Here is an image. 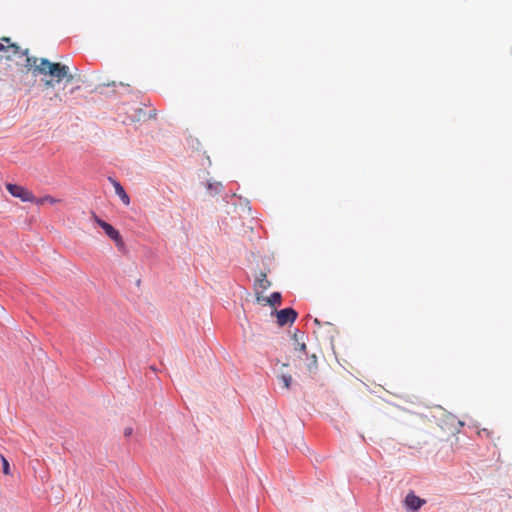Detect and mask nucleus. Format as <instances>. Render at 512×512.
I'll use <instances>...</instances> for the list:
<instances>
[{
	"instance_id": "1",
	"label": "nucleus",
	"mask_w": 512,
	"mask_h": 512,
	"mask_svg": "<svg viewBox=\"0 0 512 512\" xmlns=\"http://www.w3.org/2000/svg\"><path fill=\"white\" fill-rule=\"evenodd\" d=\"M26 55V66L33 68L34 74L50 75L56 79V82H60L66 78L68 82L73 80V76L69 74V68L58 62H51L46 58L38 59L33 56H28V49L22 52Z\"/></svg>"
},
{
	"instance_id": "2",
	"label": "nucleus",
	"mask_w": 512,
	"mask_h": 512,
	"mask_svg": "<svg viewBox=\"0 0 512 512\" xmlns=\"http://www.w3.org/2000/svg\"><path fill=\"white\" fill-rule=\"evenodd\" d=\"M93 218L95 222L104 230L106 235L112 239L118 248L124 247L123 239L118 230H116L112 225L98 218L95 214H93Z\"/></svg>"
},
{
	"instance_id": "3",
	"label": "nucleus",
	"mask_w": 512,
	"mask_h": 512,
	"mask_svg": "<svg viewBox=\"0 0 512 512\" xmlns=\"http://www.w3.org/2000/svg\"><path fill=\"white\" fill-rule=\"evenodd\" d=\"M6 189L12 196L19 198L23 202H33L35 200L34 194L21 185L8 183L6 184Z\"/></svg>"
},
{
	"instance_id": "4",
	"label": "nucleus",
	"mask_w": 512,
	"mask_h": 512,
	"mask_svg": "<svg viewBox=\"0 0 512 512\" xmlns=\"http://www.w3.org/2000/svg\"><path fill=\"white\" fill-rule=\"evenodd\" d=\"M277 323L279 326H284L288 323H293L297 318V312L292 308H285L276 312Z\"/></svg>"
},
{
	"instance_id": "5",
	"label": "nucleus",
	"mask_w": 512,
	"mask_h": 512,
	"mask_svg": "<svg viewBox=\"0 0 512 512\" xmlns=\"http://www.w3.org/2000/svg\"><path fill=\"white\" fill-rule=\"evenodd\" d=\"M424 504L425 500L416 496L413 492L408 493L404 500L406 510L411 512L418 511Z\"/></svg>"
},
{
	"instance_id": "6",
	"label": "nucleus",
	"mask_w": 512,
	"mask_h": 512,
	"mask_svg": "<svg viewBox=\"0 0 512 512\" xmlns=\"http://www.w3.org/2000/svg\"><path fill=\"white\" fill-rule=\"evenodd\" d=\"M271 286V282L267 279L266 273L261 272L260 275L255 280V293L257 296H262L261 294L266 291Z\"/></svg>"
},
{
	"instance_id": "7",
	"label": "nucleus",
	"mask_w": 512,
	"mask_h": 512,
	"mask_svg": "<svg viewBox=\"0 0 512 512\" xmlns=\"http://www.w3.org/2000/svg\"><path fill=\"white\" fill-rule=\"evenodd\" d=\"M110 183L114 187L116 195L121 199L122 203L126 206L130 204V197L124 190L123 186L114 178H109Z\"/></svg>"
},
{
	"instance_id": "8",
	"label": "nucleus",
	"mask_w": 512,
	"mask_h": 512,
	"mask_svg": "<svg viewBox=\"0 0 512 512\" xmlns=\"http://www.w3.org/2000/svg\"><path fill=\"white\" fill-rule=\"evenodd\" d=\"M256 301L258 303H265L270 306H280L281 305V294L279 292H273L269 297L265 296H257Z\"/></svg>"
},
{
	"instance_id": "9",
	"label": "nucleus",
	"mask_w": 512,
	"mask_h": 512,
	"mask_svg": "<svg viewBox=\"0 0 512 512\" xmlns=\"http://www.w3.org/2000/svg\"><path fill=\"white\" fill-rule=\"evenodd\" d=\"M59 202H60L59 199H56V198H54L53 196H50V195H46V196L41 197V198L35 197V200L32 203H35V204L40 206V205H44L45 203L56 204V203H59Z\"/></svg>"
},
{
	"instance_id": "10",
	"label": "nucleus",
	"mask_w": 512,
	"mask_h": 512,
	"mask_svg": "<svg viewBox=\"0 0 512 512\" xmlns=\"http://www.w3.org/2000/svg\"><path fill=\"white\" fill-rule=\"evenodd\" d=\"M278 379L284 388L288 389L290 387L292 381V377L290 375L281 374L278 376Z\"/></svg>"
},
{
	"instance_id": "11",
	"label": "nucleus",
	"mask_w": 512,
	"mask_h": 512,
	"mask_svg": "<svg viewBox=\"0 0 512 512\" xmlns=\"http://www.w3.org/2000/svg\"><path fill=\"white\" fill-rule=\"evenodd\" d=\"M1 463H2V470L5 475L10 474V465L8 460L5 458V456L0 455Z\"/></svg>"
},
{
	"instance_id": "12",
	"label": "nucleus",
	"mask_w": 512,
	"mask_h": 512,
	"mask_svg": "<svg viewBox=\"0 0 512 512\" xmlns=\"http://www.w3.org/2000/svg\"><path fill=\"white\" fill-rule=\"evenodd\" d=\"M2 40L8 44V49H12L14 54H17L20 50L19 46L17 44L10 43V38L4 37Z\"/></svg>"
},
{
	"instance_id": "13",
	"label": "nucleus",
	"mask_w": 512,
	"mask_h": 512,
	"mask_svg": "<svg viewBox=\"0 0 512 512\" xmlns=\"http://www.w3.org/2000/svg\"><path fill=\"white\" fill-rule=\"evenodd\" d=\"M317 368V358L316 356L313 354L311 356V361H310V364L308 365V370L310 372H314Z\"/></svg>"
},
{
	"instance_id": "14",
	"label": "nucleus",
	"mask_w": 512,
	"mask_h": 512,
	"mask_svg": "<svg viewBox=\"0 0 512 512\" xmlns=\"http://www.w3.org/2000/svg\"><path fill=\"white\" fill-rule=\"evenodd\" d=\"M296 350H299L300 352H305V350H306L305 343H297Z\"/></svg>"
},
{
	"instance_id": "15",
	"label": "nucleus",
	"mask_w": 512,
	"mask_h": 512,
	"mask_svg": "<svg viewBox=\"0 0 512 512\" xmlns=\"http://www.w3.org/2000/svg\"><path fill=\"white\" fill-rule=\"evenodd\" d=\"M133 429L131 427H128L124 430L125 436H130L132 434Z\"/></svg>"
},
{
	"instance_id": "16",
	"label": "nucleus",
	"mask_w": 512,
	"mask_h": 512,
	"mask_svg": "<svg viewBox=\"0 0 512 512\" xmlns=\"http://www.w3.org/2000/svg\"><path fill=\"white\" fill-rule=\"evenodd\" d=\"M45 85H46V86H49V87H53V86H54V84H53V81H52V80H47V81L45 82Z\"/></svg>"
},
{
	"instance_id": "17",
	"label": "nucleus",
	"mask_w": 512,
	"mask_h": 512,
	"mask_svg": "<svg viewBox=\"0 0 512 512\" xmlns=\"http://www.w3.org/2000/svg\"><path fill=\"white\" fill-rule=\"evenodd\" d=\"M5 49H6L5 46L2 43H0V52L5 50Z\"/></svg>"
}]
</instances>
